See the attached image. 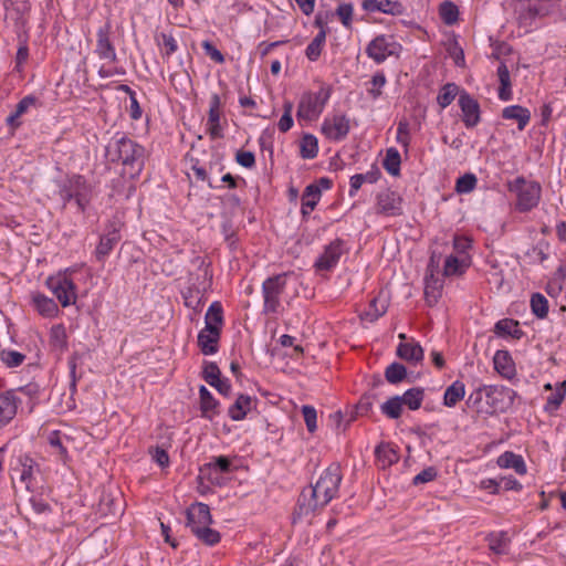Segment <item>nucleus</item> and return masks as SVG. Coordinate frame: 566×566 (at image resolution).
Masks as SVG:
<instances>
[{"instance_id": "obj_1", "label": "nucleus", "mask_w": 566, "mask_h": 566, "mask_svg": "<svg viewBox=\"0 0 566 566\" xmlns=\"http://www.w3.org/2000/svg\"><path fill=\"white\" fill-rule=\"evenodd\" d=\"M342 479L339 463L334 462L326 468L316 483L305 488L300 494L295 517L310 516L326 506L338 493Z\"/></svg>"}, {"instance_id": "obj_2", "label": "nucleus", "mask_w": 566, "mask_h": 566, "mask_svg": "<svg viewBox=\"0 0 566 566\" xmlns=\"http://www.w3.org/2000/svg\"><path fill=\"white\" fill-rule=\"evenodd\" d=\"M105 156L112 163L122 161L132 169L130 175L134 176L143 169L145 149L126 136H119L107 145Z\"/></svg>"}, {"instance_id": "obj_3", "label": "nucleus", "mask_w": 566, "mask_h": 566, "mask_svg": "<svg viewBox=\"0 0 566 566\" xmlns=\"http://www.w3.org/2000/svg\"><path fill=\"white\" fill-rule=\"evenodd\" d=\"M506 188L514 198V207L518 212L532 211L541 202L542 185L535 179L516 176L506 181Z\"/></svg>"}, {"instance_id": "obj_4", "label": "nucleus", "mask_w": 566, "mask_h": 566, "mask_svg": "<svg viewBox=\"0 0 566 566\" xmlns=\"http://www.w3.org/2000/svg\"><path fill=\"white\" fill-rule=\"evenodd\" d=\"M59 196L63 202V207L74 201L77 211L84 212L92 199L93 187L86 178L78 174L67 176L60 185Z\"/></svg>"}, {"instance_id": "obj_5", "label": "nucleus", "mask_w": 566, "mask_h": 566, "mask_svg": "<svg viewBox=\"0 0 566 566\" xmlns=\"http://www.w3.org/2000/svg\"><path fill=\"white\" fill-rule=\"evenodd\" d=\"M562 0H513L516 19L521 24H531L536 18H545L554 14Z\"/></svg>"}, {"instance_id": "obj_6", "label": "nucleus", "mask_w": 566, "mask_h": 566, "mask_svg": "<svg viewBox=\"0 0 566 566\" xmlns=\"http://www.w3.org/2000/svg\"><path fill=\"white\" fill-rule=\"evenodd\" d=\"M329 97V87H321L316 93L303 94L297 107V118L310 122L317 119Z\"/></svg>"}, {"instance_id": "obj_7", "label": "nucleus", "mask_w": 566, "mask_h": 566, "mask_svg": "<svg viewBox=\"0 0 566 566\" xmlns=\"http://www.w3.org/2000/svg\"><path fill=\"white\" fill-rule=\"evenodd\" d=\"M287 273H281L268 277L262 284L263 312L276 314L281 307V295L286 286Z\"/></svg>"}, {"instance_id": "obj_8", "label": "nucleus", "mask_w": 566, "mask_h": 566, "mask_svg": "<svg viewBox=\"0 0 566 566\" xmlns=\"http://www.w3.org/2000/svg\"><path fill=\"white\" fill-rule=\"evenodd\" d=\"M46 286L55 295L63 307L75 304L77 298L76 285L71 277V271L67 269L46 280Z\"/></svg>"}, {"instance_id": "obj_9", "label": "nucleus", "mask_w": 566, "mask_h": 566, "mask_svg": "<svg viewBox=\"0 0 566 566\" xmlns=\"http://www.w3.org/2000/svg\"><path fill=\"white\" fill-rule=\"evenodd\" d=\"M397 44L386 35L376 36L366 48V54L377 64L386 61L390 55L397 54Z\"/></svg>"}, {"instance_id": "obj_10", "label": "nucleus", "mask_w": 566, "mask_h": 566, "mask_svg": "<svg viewBox=\"0 0 566 566\" xmlns=\"http://www.w3.org/2000/svg\"><path fill=\"white\" fill-rule=\"evenodd\" d=\"M350 129L349 119L344 114H336L324 119L322 133L332 140L344 139Z\"/></svg>"}, {"instance_id": "obj_11", "label": "nucleus", "mask_w": 566, "mask_h": 566, "mask_svg": "<svg viewBox=\"0 0 566 566\" xmlns=\"http://www.w3.org/2000/svg\"><path fill=\"white\" fill-rule=\"evenodd\" d=\"M96 45L94 53L101 59L111 63L117 61V54L114 44L111 41V24L105 23L96 33Z\"/></svg>"}, {"instance_id": "obj_12", "label": "nucleus", "mask_w": 566, "mask_h": 566, "mask_svg": "<svg viewBox=\"0 0 566 566\" xmlns=\"http://www.w3.org/2000/svg\"><path fill=\"white\" fill-rule=\"evenodd\" d=\"M376 212L385 216L401 214L400 196L390 189L378 192L376 196Z\"/></svg>"}, {"instance_id": "obj_13", "label": "nucleus", "mask_w": 566, "mask_h": 566, "mask_svg": "<svg viewBox=\"0 0 566 566\" xmlns=\"http://www.w3.org/2000/svg\"><path fill=\"white\" fill-rule=\"evenodd\" d=\"M120 223L118 221H112L107 226V232L101 237L99 243L95 250L96 260L103 262L106 256L111 253L114 247L119 242Z\"/></svg>"}, {"instance_id": "obj_14", "label": "nucleus", "mask_w": 566, "mask_h": 566, "mask_svg": "<svg viewBox=\"0 0 566 566\" xmlns=\"http://www.w3.org/2000/svg\"><path fill=\"white\" fill-rule=\"evenodd\" d=\"M344 244L343 240L335 239L326 245L322 255L316 260L315 268L322 271H329L333 269L345 252Z\"/></svg>"}, {"instance_id": "obj_15", "label": "nucleus", "mask_w": 566, "mask_h": 566, "mask_svg": "<svg viewBox=\"0 0 566 566\" xmlns=\"http://www.w3.org/2000/svg\"><path fill=\"white\" fill-rule=\"evenodd\" d=\"M186 526L189 527L191 532L195 531L196 526L200 528L205 525L212 524L210 507L201 502L191 504L186 511Z\"/></svg>"}, {"instance_id": "obj_16", "label": "nucleus", "mask_w": 566, "mask_h": 566, "mask_svg": "<svg viewBox=\"0 0 566 566\" xmlns=\"http://www.w3.org/2000/svg\"><path fill=\"white\" fill-rule=\"evenodd\" d=\"M20 402L13 390L0 394V429L15 417Z\"/></svg>"}, {"instance_id": "obj_17", "label": "nucleus", "mask_w": 566, "mask_h": 566, "mask_svg": "<svg viewBox=\"0 0 566 566\" xmlns=\"http://www.w3.org/2000/svg\"><path fill=\"white\" fill-rule=\"evenodd\" d=\"M459 105L463 114V122L467 127H474L480 119V108L478 102L465 91H462L459 97Z\"/></svg>"}, {"instance_id": "obj_18", "label": "nucleus", "mask_w": 566, "mask_h": 566, "mask_svg": "<svg viewBox=\"0 0 566 566\" xmlns=\"http://www.w3.org/2000/svg\"><path fill=\"white\" fill-rule=\"evenodd\" d=\"M221 99L218 94H213L210 98V107L208 113V132L212 139L222 137V129L220 126L221 116Z\"/></svg>"}, {"instance_id": "obj_19", "label": "nucleus", "mask_w": 566, "mask_h": 566, "mask_svg": "<svg viewBox=\"0 0 566 566\" xmlns=\"http://www.w3.org/2000/svg\"><path fill=\"white\" fill-rule=\"evenodd\" d=\"M220 327H205L198 335V345L205 355H212L218 350V340L220 338Z\"/></svg>"}, {"instance_id": "obj_20", "label": "nucleus", "mask_w": 566, "mask_h": 566, "mask_svg": "<svg viewBox=\"0 0 566 566\" xmlns=\"http://www.w3.org/2000/svg\"><path fill=\"white\" fill-rule=\"evenodd\" d=\"M497 467L513 470L518 475H525L527 473V467L524 458L512 451H505L497 457Z\"/></svg>"}, {"instance_id": "obj_21", "label": "nucleus", "mask_w": 566, "mask_h": 566, "mask_svg": "<svg viewBox=\"0 0 566 566\" xmlns=\"http://www.w3.org/2000/svg\"><path fill=\"white\" fill-rule=\"evenodd\" d=\"M502 117L515 122L518 130H523L531 120V112L521 105H511L502 111Z\"/></svg>"}, {"instance_id": "obj_22", "label": "nucleus", "mask_w": 566, "mask_h": 566, "mask_svg": "<svg viewBox=\"0 0 566 566\" xmlns=\"http://www.w3.org/2000/svg\"><path fill=\"white\" fill-rule=\"evenodd\" d=\"M524 332L520 327V323L512 318H503L497 321V337L507 340L521 339Z\"/></svg>"}, {"instance_id": "obj_23", "label": "nucleus", "mask_w": 566, "mask_h": 566, "mask_svg": "<svg viewBox=\"0 0 566 566\" xmlns=\"http://www.w3.org/2000/svg\"><path fill=\"white\" fill-rule=\"evenodd\" d=\"M122 501L111 493H103L97 504V513L102 516H116L122 513Z\"/></svg>"}, {"instance_id": "obj_24", "label": "nucleus", "mask_w": 566, "mask_h": 566, "mask_svg": "<svg viewBox=\"0 0 566 566\" xmlns=\"http://www.w3.org/2000/svg\"><path fill=\"white\" fill-rule=\"evenodd\" d=\"M321 188L318 185H308L302 195V216L307 217L316 207L321 198Z\"/></svg>"}, {"instance_id": "obj_25", "label": "nucleus", "mask_w": 566, "mask_h": 566, "mask_svg": "<svg viewBox=\"0 0 566 566\" xmlns=\"http://www.w3.org/2000/svg\"><path fill=\"white\" fill-rule=\"evenodd\" d=\"M199 397L202 417L211 420L213 416H216L219 412V402L213 398L211 392L205 386L200 387Z\"/></svg>"}, {"instance_id": "obj_26", "label": "nucleus", "mask_w": 566, "mask_h": 566, "mask_svg": "<svg viewBox=\"0 0 566 566\" xmlns=\"http://www.w3.org/2000/svg\"><path fill=\"white\" fill-rule=\"evenodd\" d=\"M497 78L500 82L497 97L504 102L511 101L513 98V91L510 72L506 65L500 64L497 66Z\"/></svg>"}, {"instance_id": "obj_27", "label": "nucleus", "mask_w": 566, "mask_h": 566, "mask_svg": "<svg viewBox=\"0 0 566 566\" xmlns=\"http://www.w3.org/2000/svg\"><path fill=\"white\" fill-rule=\"evenodd\" d=\"M492 387L479 389L475 394L474 403L478 412L492 416L495 412L493 407L494 399L492 397Z\"/></svg>"}, {"instance_id": "obj_28", "label": "nucleus", "mask_w": 566, "mask_h": 566, "mask_svg": "<svg viewBox=\"0 0 566 566\" xmlns=\"http://www.w3.org/2000/svg\"><path fill=\"white\" fill-rule=\"evenodd\" d=\"M426 286H424V297L426 302L432 306L434 305L439 297L441 296L442 282L439 277H436L434 274H426Z\"/></svg>"}, {"instance_id": "obj_29", "label": "nucleus", "mask_w": 566, "mask_h": 566, "mask_svg": "<svg viewBox=\"0 0 566 566\" xmlns=\"http://www.w3.org/2000/svg\"><path fill=\"white\" fill-rule=\"evenodd\" d=\"M375 454L381 468L390 467L399 460L398 452L390 443L387 442L378 444L375 450Z\"/></svg>"}, {"instance_id": "obj_30", "label": "nucleus", "mask_w": 566, "mask_h": 566, "mask_svg": "<svg viewBox=\"0 0 566 566\" xmlns=\"http://www.w3.org/2000/svg\"><path fill=\"white\" fill-rule=\"evenodd\" d=\"M252 399L248 395H240L234 403L229 408V417L234 421L243 420L249 410H251Z\"/></svg>"}, {"instance_id": "obj_31", "label": "nucleus", "mask_w": 566, "mask_h": 566, "mask_svg": "<svg viewBox=\"0 0 566 566\" xmlns=\"http://www.w3.org/2000/svg\"><path fill=\"white\" fill-rule=\"evenodd\" d=\"M32 300L36 311L41 315L53 317L59 313V307L54 300L40 293L34 294Z\"/></svg>"}, {"instance_id": "obj_32", "label": "nucleus", "mask_w": 566, "mask_h": 566, "mask_svg": "<svg viewBox=\"0 0 566 566\" xmlns=\"http://www.w3.org/2000/svg\"><path fill=\"white\" fill-rule=\"evenodd\" d=\"M397 355L408 361H420L423 359V349L418 343H400Z\"/></svg>"}, {"instance_id": "obj_33", "label": "nucleus", "mask_w": 566, "mask_h": 566, "mask_svg": "<svg viewBox=\"0 0 566 566\" xmlns=\"http://www.w3.org/2000/svg\"><path fill=\"white\" fill-rule=\"evenodd\" d=\"M497 374L507 379H513L516 375L514 360L507 350L497 349Z\"/></svg>"}, {"instance_id": "obj_34", "label": "nucleus", "mask_w": 566, "mask_h": 566, "mask_svg": "<svg viewBox=\"0 0 566 566\" xmlns=\"http://www.w3.org/2000/svg\"><path fill=\"white\" fill-rule=\"evenodd\" d=\"M380 177V171L378 168H375L366 174H357L350 177V189L349 196L353 197L358 191L364 182L374 184Z\"/></svg>"}, {"instance_id": "obj_35", "label": "nucleus", "mask_w": 566, "mask_h": 566, "mask_svg": "<svg viewBox=\"0 0 566 566\" xmlns=\"http://www.w3.org/2000/svg\"><path fill=\"white\" fill-rule=\"evenodd\" d=\"M50 345L53 350L62 353L66 349V332L63 325H54L50 331Z\"/></svg>"}, {"instance_id": "obj_36", "label": "nucleus", "mask_w": 566, "mask_h": 566, "mask_svg": "<svg viewBox=\"0 0 566 566\" xmlns=\"http://www.w3.org/2000/svg\"><path fill=\"white\" fill-rule=\"evenodd\" d=\"M530 306L533 315H535L538 319H544L548 315V301L541 293H533L530 301Z\"/></svg>"}, {"instance_id": "obj_37", "label": "nucleus", "mask_w": 566, "mask_h": 566, "mask_svg": "<svg viewBox=\"0 0 566 566\" xmlns=\"http://www.w3.org/2000/svg\"><path fill=\"white\" fill-rule=\"evenodd\" d=\"M464 385L457 380L446 389L443 403L447 407H454L464 397Z\"/></svg>"}, {"instance_id": "obj_38", "label": "nucleus", "mask_w": 566, "mask_h": 566, "mask_svg": "<svg viewBox=\"0 0 566 566\" xmlns=\"http://www.w3.org/2000/svg\"><path fill=\"white\" fill-rule=\"evenodd\" d=\"M461 92L457 84L447 83L443 85L437 96V103L441 108L448 107L455 98L457 95L460 96Z\"/></svg>"}, {"instance_id": "obj_39", "label": "nucleus", "mask_w": 566, "mask_h": 566, "mask_svg": "<svg viewBox=\"0 0 566 566\" xmlns=\"http://www.w3.org/2000/svg\"><path fill=\"white\" fill-rule=\"evenodd\" d=\"M200 542L206 545L213 546L218 544L221 539V535L218 531L212 530L210 525H205L202 527H195V531L191 532Z\"/></svg>"}, {"instance_id": "obj_40", "label": "nucleus", "mask_w": 566, "mask_h": 566, "mask_svg": "<svg viewBox=\"0 0 566 566\" xmlns=\"http://www.w3.org/2000/svg\"><path fill=\"white\" fill-rule=\"evenodd\" d=\"M386 311V303L380 301L378 297H374L369 303L368 310L360 314V318L373 323L382 316Z\"/></svg>"}, {"instance_id": "obj_41", "label": "nucleus", "mask_w": 566, "mask_h": 566, "mask_svg": "<svg viewBox=\"0 0 566 566\" xmlns=\"http://www.w3.org/2000/svg\"><path fill=\"white\" fill-rule=\"evenodd\" d=\"M401 403L407 405L409 409L417 410L421 407L423 400V389L413 387L408 389L402 396H400Z\"/></svg>"}, {"instance_id": "obj_42", "label": "nucleus", "mask_w": 566, "mask_h": 566, "mask_svg": "<svg viewBox=\"0 0 566 566\" xmlns=\"http://www.w3.org/2000/svg\"><path fill=\"white\" fill-rule=\"evenodd\" d=\"M318 151L317 138L311 134H305L300 143V153L302 158L312 159Z\"/></svg>"}, {"instance_id": "obj_43", "label": "nucleus", "mask_w": 566, "mask_h": 566, "mask_svg": "<svg viewBox=\"0 0 566 566\" xmlns=\"http://www.w3.org/2000/svg\"><path fill=\"white\" fill-rule=\"evenodd\" d=\"M400 164L401 158L399 151L391 147L388 148L386 151V156L384 159V168L391 175V176H398L400 172Z\"/></svg>"}, {"instance_id": "obj_44", "label": "nucleus", "mask_w": 566, "mask_h": 566, "mask_svg": "<svg viewBox=\"0 0 566 566\" xmlns=\"http://www.w3.org/2000/svg\"><path fill=\"white\" fill-rule=\"evenodd\" d=\"M468 266L469 264L464 259L460 260L454 255H449L444 261L443 275H461Z\"/></svg>"}, {"instance_id": "obj_45", "label": "nucleus", "mask_w": 566, "mask_h": 566, "mask_svg": "<svg viewBox=\"0 0 566 566\" xmlns=\"http://www.w3.org/2000/svg\"><path fill=\"white\" fill-rule=\"evenodd\" d=\"M325 41L326 31L321 30L305 50L306 57L310 61H316L319 57Z\"/></svg>"}, {"instance_id": "obj_46", "label": "nucleus", "mask_w": 566, "mask_h": 566, "mask_svg": "<svg viewBox=\"0 0 566 566\" xmlns=\"http://www.w3.org/2000/svg\"><path fill=\"white\" fill-rule=\"evenodd\" d=\"M205 321H206L205 327L211 326V327H220L221 328V325L223 322V311H222V306L219 302H213L209 306L206 317H205Z\"/></svg>"}, {"instance_id": "obj_47", "label": "nucleus", "mask_w": 566, "mask_h": 566, "mask_svg": "<svg viewBox=\"0 0 566 566\" xmlns=\"http://www.w3.org/2000/svg\"><path fill=\"white\" fill-rule=\"evenodd\" d=\"M380 410L390 419H398L402 413L400 396H394L380 406Z\"/></svg>"}, {"instance_id": "obj_48", "label": "nucleus", "mask_w": 566, "mask_h": 566, "mask_svg": "<svg viewBox=\"0 0 566 566\" xmlns=\"http://www.w3.org/2000/svg\"><path fill=\"white\" fill-rule=\"evenodd\" d=\"M516 399V392L509 387L497 388V410L507 411Z\"/></svg>"}, {"instance_id": "obj_49", "label": "nucleus", "mask_w": 566, "mask_h": 566, "mask_svg": "<svg viewBox=\"0 0 566 566\" xmlns=\"http://www.w3.org/2000/svg\"><path fill=\"white\" fill-rule=\"evenodd\" d=\"M439 14L446 24L452 25L458 21L459 9L453 2L447 0L440 4Z\"/></svg>"}, {"instance_id": "obj_50", "label": "nucleus", "mask_w": 566, "mask_h": 566, "mask_svg": "<svg viewBox=\"0 0 566 566\" xmlns=\"http://www.w3.org/2000/svg\"><path fill=\"white\" fill-rule=\"evenodd\" d=\"M205 290L206 287L202 290L197 286L188 287L184 293L185 305L193 308L195 311H199Z\"/></svg>"}, {"instance_id": "obj_51", "label": "nucleus", "mask_w": 566, "mask_h": 566, "mask_svg": "<svg viewBox=\"0 0 566 566\" xmlns=\"http://www.w3.org/2000/svg\"><path fill=\"white\" fill-rule=\"evenodd\" d=\"M407 377V369L399 363L390 364L385 370V378L390 384H399Z\"/></svg>"}, {"instance_id": "obj_52", "label": "nucleus", "mask_w": 566, "mask_h": 566, "mask_svg": "<svg viewBox=\"0 0 566 566\" xmlns=\"http://www.w3.org/2000/svg\"><path fill=\"white\" fill-rule=\"evenodd\" d=\"M209 471L211 473H228L231 471V461L227 457H218L213 462L208 463L200 470L201 473Z\"/></svg>"}, {"instance_id": "obj_53", "label": "nucleus", "mask_w": 566, "mask_h": 566, "mask_svg": "<svg viewBox=\"0 0 566 566\" xmlns=\"http://www.w3.org/2000/svg\"><path fill=\"white\" fill-rule=\"evenodd\" d=\"M0 359L7 367L13 368L20 366L24 361L25 356L20 352L2 349L0 352Z\"/></svg>"}, {"instance_id": "obj_54", "label": "nucleus", "mask_w": 566, "mask_h": 566, "mask_svg": "<svg viewBox=\"0 0 566 566\" xmlns=\"http://www.w3.org/2000/svg\"><path fill=\"white\" fill-rule=\"evenodd\" d=\"M447 52L457 66H464V51L455 38L448 41Z\"/></svg>"}, {"instance_id": "obj_55", "label": "nucleus", "mask_w": 566, "mask_h": 566, "mask_svg": "<svg viewBox=\"0 0 566 566\" xmlns=\"http://www.w3.org/2000/svg\"><path fill=\"white\" fill-rule=\"evenodd\" d=\"M566 395L565 382L560 384V386L547 397L545 410L548 412H553L559 408Z\"/></svg>"}, {"instance_id": "obj_56", "label": "nucleus", "mask_w": 566, "mask_h": 566, "mask_svg": "<svg viewBox=\"0 0 566 566\" xmlns=\"http://www.w3.org/2000/svg\"><path fill=\"white\" fill-rule=\"evenodd\" d=\"M476 185V178L473 174H465L461 176L455 184V191L458 193L471 192Z\"/></svg>"}, {"instance_id": "obj_57", "label": "nucleus", "mask_w": 566, "mask_h": 566, "mask_svg": "<svg viewBox=\"0 0 566 566\" xmlns=\"http://www.w3.org/2000/svg\"><path fill=\"white\" fill-rule=\"evenodd\" d=\"M203 379L211 386L213 382H219L221 371L218 365L213 361H206L202 370Z\"/></svg>"}, {"instance_id": "obj_58", "label": "nucleus", "mask_w": 566, "mask_h": 566, "mask_svg": "<svg viewBox=\"0 0 566 566\" xmlns=\"http://www.w3.org/2000/svg\"><path fill=\"white\" fill-rule=\"evenodd\" d=\"M29 10L27 1H15L12 3L11 13H15V23L19 28H23L27 23L24 13Z\"/></svg>"}, {"instance_id": "obj_59", "label": "nucleus", "mask_w": 566, "mask_h": 566, "mask_svg": "<svg viewBox=\"0 0 566 566\" xmlns=\"http://www.w3.org/2000/svg\"><path fill=\"white\" fill-rule=\"evenodd\" d=\"M302 413H303L307 430L313 433L317 428V426H316L317 413H316L315 408L312 406L305 405L302 407Z\"/></svg>"}, {"instance_id": "obj_60", "label": "nucleus", "mask_w": 566, "mask_h": 566, "mask_svg": "<svg viewBox=\"0 0 566 566\" xmlns=\"http://www.w3.org/2000/svg\"><path fill=\"white\" fill-rule=\"evenodd\" d=\"M353 10L354 8L352 3H340L336 9V14L346 28L352 25Z\"/></svg>"}, {"instance_id": "obj_61", "label": "nucleus", "mask_w": 566, "mask_h": 566, "mask_svg": "<svg viewBox=\"0 0 566 566\" xmlns=\"http://www.w3.org/2000/svg\"><path fill=\"white\" fill-rule=\"evenodd\" d=\"M380 12L391 15H400L403 13V6L399 1L381 0L379 2Z\"/></svg>"}, {"instance_id": "obj_62", "label": "nucleus", "mask_w": 566, "mask_h": 566, "mask_svg": "<svg viewBox=\"0 0 566 566\" xmlns=\"http://www.w3.org/2000/svg\"><path fill=\"white\" fill-rule=\"evenodd\" d=\"M497 488L506 491H521L522 484L512 475L497 476Z\"/></svg>"}, {"instance_id": "obj_63", "label": "nucleus", "mask_w": 566, "mask_h": 566, "mask_svg": "<svg viewBox=\"0 0 566 566\" xmlns=\"http://www.w3.org/2000/svg\"><path fill=\"white\" fill-rule=\"evenodd\" d=\"M373 87L368 90V93L373 98H378L381 95L380 88L386 84V76L382 72L376 73L371 78Z\"/></svg>"}, {"instance_id": "obj_64", "label": "nucleus", "mask_w": 566, "mask_h": 566, "mask_svg": "<svg viewBox=\"0 0 566 566\" xmlns=\"http://www.w3.org/2000/svg\"><path fill=\"white\" fill-rule=\"evenodd\" d=\"M202 49L205 50V53L214 62L217 63H223L224 56L223 54L208 40L202 42Z\"/></svg>"}]
</instances>
